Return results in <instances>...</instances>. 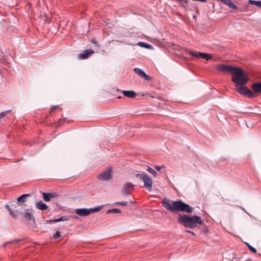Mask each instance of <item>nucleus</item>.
Instances as JSON below:
<instances>
[{"label":"nucleus","instance_id":"obj_1","mask_svg":"<svg viewBox=\"0 0 261 261\" xmlns=\"http://www.w3.org/2000/svg\"><path fill=\"white\" fill-rule=\"evenodd\" d=\"M217 69L224 73H230L232 81L238 85H245L249 80L248 74L240 68L220 64L217 65Z\"/></svg>","mask_w":261,"mask_h":261},{"label":"nucleus","instance_id":"obj_2","mask_svg":"<svg viewBox=\"0 0 261 261\" xmlns=\"http://www.w3.org/2000/svg\"><path fill=\"white\" fill-rule=\"evenodd\" d=\"M161 203L164 208L172 213L182 212L191 213L194 209L180 199L172 201L165 198L162 200Z\"/></svg>","mask_w":261,"mask_h":261},{"label":"nucleus","instance_id":"obj_3","mask_svg":"<svg viewBox=\"0 0 261 261\" xmlns=\"http://www.w3.org/2000/svg\"><path fill=\"white\" fill-rule=\"evenodd\" d=\"M177 220L180 224L191 229L196 227L198 224L202 225L203 223L201 217L197 215L191 216L189 215L178 214Z\"/></svg>","mask_w":261,"mask_h":261},{"label":"nucleus","instance_id":"obj_4","mask_svg":"<svg viewBox=\"0 0 261 261\" xmlns=\"http://www.w3.org/2000/svg\"><path fill=\"white\" fill-rule=\"evenodd\" d=\"M30 196V194H25L21 195L17 198V201H14L12 202L10 205H5V207L8 210L10 215L12 216L14 219H17L20 213L18 212L16 208V205H18V202H24L25 201V199L27 197Z\"/></svg>","mask_w":261,"mask_h":261},{"label":"nucleus","instance_id":"obj_5","mask_svg":"<svg viewBox=\"0 0 261 261\" xmlns=\"http://www.w3.org/2000/svg\"><path fill=\"white\" fill-rule=\"evenodd\" d=\"M243 85L236 84V90L241 94L247 96L249 98H253L256 96L255 94L253 93L249 88L246 87L242 86Z\"/></svg>","mask_w":261,"mask_h":261},{"label":"nucleus","instance_id":"obj_6","mask_svg":"<svg viewBox=\"0 0 261 261\" xmlns=\"http://www.w3.org/2000/svg\"><path fill=\"white\" fill-rule=\"evenodd\" d=\"M134 185L132 182H125L122 188L121 192L123 196H127L130 194V191L134 189Z\"/></svg>","mask_w":261,"mask_h":261},{"label":"nucleus","instance_id":"obj_7","mask_svg":"<svg viewBox=\"0 0 261 261\" xmlns=\"http://www.w3.org/2000/svg\"><path fill=\"white\" fill-rule=\"evenodd\" d=\"M188 53L192 56L197 58L205 59L206 60H208L212 58V56L209 54L201 52H194L191 50L189 51Z\"/></svg>","mask_w":261,"mask_h":261},{"label":"nucleus","instance_id":"obj_8","mask_svg":"<svg viewBox=\"0 0 261 261\" xmlns=\"http://www.w3.org/2000/svg\"><path fill=\"white\" fill-rule=\"evenodd\" d=\"M97 178L99 180H108L112 178L111 169L109 168L106 171L99 173L97 175Z\"/></svg>","mask_w":261,"mask_h":261},{"label":"nucleus","instance_id":"obj_9","mask_svg":"<svg viewBox=\"0 0 261 261\" xmlns=\"http://www.w3.org/2000/svg\"><path fill=\"white\" fill-rule=\"evenodd\" d=\"M144 186L149 190H151L152 185V180L150 177L146 174L144 178L143 179Z\"/></svg>","mask_w":261,"mask_h":261},{"label":"nucleus","instance_id":"obj_10","mask_svg":"<svg viewBox=\"0 0 261 261\" xmlns=\"http://www.w3.org/2000/svg\"><path fill=\"white\" fill-rule=\"evenodd\" d=\"M75 213L80 216H86L90 214L89 208H76L75 210Z\"/></svg>","mask_w":261,"mask_h":261},{"label":"nucleus","instance_id":"obj_11","mask_svg":"<svg viewBox=\"0 0 261 261\" xmlns=\"http://www.w3.org/2000/svg\"><path fill=\"white\" fill-rule=\"evenodd\" d=\"M93 53L94 51L92 49H87L85 50L83 53L79 54L78 57L81 59H86Z\"/></svg>","mask_w":261,"mask_h":261},{"label":"nucleus","instance_id":"obj_12","mask_svg":"<svg viewBox=\"0 0 261 261\" xmlns=\"http://www.w3.org/2000/svg\"><path fill=\"white\" fill-rule=\"evenodd\" d=\"M24 218L27 219L29 223H32V222H34L35 220L34 219V217L32 215L31 213L29 211V210H26L25 213L23 214Z\"/></svg>","mask_w":261,"mask_h":261},{"label":"nucleus","instance_id":"obj_13","mask_svg":"<svg viewBox=\"0 0 261 261\" xmlns=\"http://www.w3.org/2000/svg\"><path fill=\"white\" fill-rule=\"evenodd\" d=\"M134 71L136 73L139 74L140 76L144 78L146 80H149L150 77L147 75L143 70L139 68H134Z\"/></svg>","mask_w":261,"mask_h":261},{"label":"nucleus","instance_id":"obj_14","mask_svg":"<svg viewBox=\"0 0 261 261\" xmlns=\"http://www.w3.org/2000/svg\"><path fill=\"white\" fill-rule=\"evenodd\" d=\"M56 194L55 193H43L42 196L43 200L46 201H50V199L56 196Z\"/></svg>","mask_w":261,"mask_h":261},{"label":"nucleus","instance_id":"obj_15","mask_svg":"<svg viewBox=\"0 0 261 261\" xmlns=\"http://www.w3.org/2000/svg\"><path fill=\"white\" fill-rule=\"evenodd\" d=\"M251 89L253 92L257 93H261V83H255L251 85Z\"/></svg>","mask_w":261,"mask_h":261},{"label":"nucleus","instance_id":"obj_16","mask_svg":"<svg viewBox=\"0 0 261 261\" xmlns=\"http://www.w3.org/2000/svg\"><path fill=\"white\" fill-rule=\"evenodd\" d=\"M36 207L37 209L41 211H44L48 208L47 204L43 203L41 200L36 203Z\"/></svg>","mask_w":261,"mask_h":261},{"label":"nucleus","instance_id":"obj_17","mask_svg":"<svg viewBox=\"0 0 261 261\" xmlns=\"http://www.w3.org/2000/svg\"><path fill=\"white\" fill-rule=\"evenodd\" d=\"M122 93L124 96L130 98H134L136 96L135 92L133 91H123Z\"/></svg>","mask_w":261,"mask_h":261},{"label":"nucleus","instance_id":"obj_18","mask_svg":"<svg viewBox=\"0 0 261 261\" xmlns=\"http://www.w3.org/2000/svg\"><path fill=\"white\" fill-rule=\"evenodd\" d=\"M221 2L230 8L235 9L237 8V7L232 3L231 0H222Z\"/></svg>","mask_w":261,"mask_h":261},{"label":"nucleus","instance_id":"obj_19","mask_svg":"<svg viewBox=\"0 0 261 261\" xmlns=\"http://www.w3.org/2000/svg\"><path fill=\"white\" fill-rule=\"evenodd\" d=\"M138 45L139 46L143 47L145 48L150 49H153V47L151 45L148 44L146 43H144V42H139L138 43Z\"/></svg>","mask_w":261,"mask_h":261},{"label":"nucleus","instance_id":"obj_20","mask_svg":"<svg viewBox=\"0 0 261 261\" xmlns=\"http://www.w3.org/2000/svg\"><path fill=\"white\" fill-rule=\"evenodd\" d=\"M103 207V205H99L94 208H89L90 214L91 213L96 212L100 211Z\"/></svg>","mask_w":261,"mask_h":261},{"label":"nucleus","instance_id":"obj_21","mask_svg":"<svg viewBox=\"0 0 261 261\" xmlns=\"http://www.w3.org/2000/svg\"><path fill=\"white\" fill-rule=\"evenodd\" d=\"M249 3L251 5H254L258 7H261V1L250 0Z\"/></svg>","mask_w":261,"mask_h":261},{"label":"nucleus","instance_id":"obj_22","mask_svg":"<svg viewBox=\"0 0 261 261\" xmlns=\"http://www.w3.org/2000/svg\"><path fill=\"white\" fill-rule=\"evenodd\" d=\"M146 170L149 172L150 173H151V174H152L154 177H156V175H157V173L152 168L150 167H148Z\"/></svg>","mask_w":261,"mask_h":261},{"label":"nucleus","instance_id":"obj_23","mask_svg":"<svg viewBox=\"0 0 261 261\" xmlns=\"http://www.w3.org/2000/svg\"><path fill=\"white\" fill-rule=\"evenodd\" d=\"M107 213H121V210L119 208H112V209H110V210H108L107 212Z\"/></svg>","mask_w":261,"mask_h":261},{"label":"nucleus","instance_id":"obj_24","mask_svg":"<svg viewBox=\"0 0 261 261\" xmlns=\"http://www.w3.org/2000/svg\"><path fill=\"white\" fill-rule=\"evenodd\" d=\"M245 244L251 251L255 253L257 252L256 249L253 247H252L251 245H250L248 243H245Z\"/></svg>","mask_w":261,"mask_h":261},{"label":"nucleus","instance_id":"obj_25","mask_svg":"<svg viewBox=\"0 0 261 261\" xmlns=\"http://www.w3.org/2000/svg\"><path fill=\"white\" fill-rule=\"evenodd\" d=\"M21 241V239H15V240H12L11 241H9V242H6V243H4L3 245V246L4 247H5L9 244L13 243L16 242H20Z\"/></svg>","mask_w":261,"mask_h":261},{"label":"nucleus","instance_id":"obj_26","mask_svg":"<svg viewBox=\"0 0 261 261\" xmlns=\"http://www.w3.org/2000/svg\"><path fill=\"white\" fill-rule=\"evenodd\" d=\"M68 218L66 216H62L58 219H57V222H60V221H64L68 220Z\"/></svg>","mask_w":261,"mask_h":261},{"label":"nucleus","instance_id":"obj_27","mask_svg":"<svg viewBox=\"0 0 261 261\" xmlns=\"http://www.w3.org/2000/svg\"><path fill=\"white\" fill-rule=\"evenodd\" d=\"M146 175V174H137L136 175V177L137 178H139L142 180H143V179L144 178L145 176Z\"/></svg>","mask_w":261,"mask_h":261},{"label":"nucleus","instance_id":"obj_28","mask_svg":"<svg viewBox=\"0 0 261 261\" xmlns=\"http://www.w3.org/2000/svg\"><path fill=\"white\" fill-rule=\"evenodd\" d=\"M114 204L121 205L122 206H125L127 204V202L125 201L116 202Z\"/></svg>","mask_w":261,"mask_h":261},{"label":"nucleus","instance_id":"obj_29","mask_svg":"<svg viewBox=\"0 0 261 261\" xmlns=\"http://www.w3.org/2000/svg\"><path fill=\"white\" fill-rule=\"evenodd\" d=\"M60 237H61V236H60V232L57 231H56L55 234L54 235L53 238L55 239H59L60 238Z\"/></svg>","mask_w":261,"mask_h":261},{"label":"nucleus","instance_id":"obj_30","mask_svg":"<svg viewBox=\"0 0 261 261\" xmlns=\"http://www.w3.org/2000/svg\"><path fill=\"white\" fill-rule=\"evenodd\" d=\"M67 119L66 117H63L58 119V125H60L63 123V121Z\"/></svg>","mask_w":261,"mask_h":261},{"label":"nucleus","instance_id":"obj_31","mask_svg":"<svg viewBox=\"0 0 261 261\" xmlns=\"http://www.w3.org/2000/svg\"><path fill=\"white\" fill-rule=\"evenodd\" d=\"M164 168V166H155V168L158 171H160L161 169Z\"/></svg>","mask_w":261,"mask_h":261},{"label":"nucleus","instance_id":"obj_32","mask_svg":"<svg viewBox=\"0 0 261 261\" xmlns=\"http://www.w3.org/2000/svg\"><path fill=\"white\" fill-rule=\"evenodd\" d=\"M184 231H185L186 232H188V233H191L193 235H195V233L193 231H191V230L186 229V230H184Z\"/></svg>","mask_w":261,"mask_h":261},{"label":"nucleus","instance_id":"obj_33","mask_svg":"<svg viewBox=\"0 0 261 261\" xmlns=\"http://www.w3.org/2000/svg\"><path fill=\"white\" fill-rule=\"evenodd\" d=\"M48 222L50 223H56V222H57V219H54V220H49Z\"/></svg>","mask_w":261,"mask_h":261},{"label":"nucleus","instance_id":"obj_34","mask_svg":"<svg viewBox=\"0 0 261 261\" xmlns=\"http://www.w3.org/2000/svg\"><path fill=\"white\" fill-rule=\"evenodd\" d=\"M208 228H207V227H205V228H204L203 229V231L204 232H205V233L207 232H208Z\"/></svg>","mask_w":261,"mask_h":261},{"label":"nucleus","instance_id":"obj_35","mask_svg":"<svg viewBox=\"0 0 261 261\" xmlns=\"http://www.w3.org/2000/svg\"><path fill=\"white\" fill-rule=\"evenodd\" d=\"M199 1H200L201 2H203V3H205L206 2V0H199Z\"/></svg>","mask_w":261,"mask_h":261},{"label":"nucleus","instance_id":"obj_36","mask_svg":"<svg viewBox=\"0 0 261 261\" xmlns=\"http://www.w3.org/2000/svg\"><path fill=\"white\" fill-rule=\"evenodd\" d=\"M10 112H11V110H10V111H8L7 112V113H10Z\"/></svg>","mask_w":261,"mask_h":261},{"label":"nucleus","instance_id":"obj_37","mask_svg":"<svg viewBox=\"0 0 261 261\" xmlns=\"http://www.w3.org/2000/svg\"><path fill=\"white\" fill-rule=\"evenodd\" d=\"M0 114L3 115L5 114L4 112L1 113Z\"/></svg>","mask_w":261,"mask_h":261},{"label":"nucleus","instance_id":"obj_38","mask_svg":"<svg viewBox=\"0 0 261 261\" xmlns=\"http://www.w3.org/2000/svg\"><path fill=\"white\" fill-rule=\"evenodd\" d=\"M0 116H1V118H2V117H3V116H4V115H0Z\"/></svg>","mask_w":261,"mask_h":261},{"label":"nucleus","instance_id":"obj_39","mask_svg":"<svg viewBox=\"0 0 261 261\" xmlns=\"http://www.w3.org/2000/svg\"><path fill=\"white\" fill-rule=\"evenodd\" d=\"M56 108V107H54L53 108H51V110H53V109H55Z\"/></svg>","mask_w":261,"mask_h":261}]
</instances>
